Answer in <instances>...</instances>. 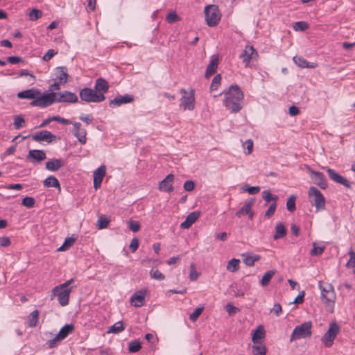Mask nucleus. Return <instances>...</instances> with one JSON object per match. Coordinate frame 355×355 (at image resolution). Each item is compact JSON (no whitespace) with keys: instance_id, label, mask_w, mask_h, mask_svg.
<instances>
[{"instance_id":"1","label":"nucleus","mask_w":355,"mask_h":355,"mask_svg":"<svg viewBox=\"0 0 355 355\" xmlns=\"http://www.w3.org/2000/svg\"><path fill=\"white\" fill-rule=\"evenodd\" d=\"M223 94V105L227 110L237 113L242 109L244 94L237 85H231Z\"/></svg>"},{"instance_id":"2","label":"nucleus","mask_w":355,"mask_h":355,"mask_svg":"<svg viewBox=\"0 0 355 355\" xmlns=\"http://www.w3.org/2000/svg\"><path fill=\"white\" fill-rule=\"evenodd\" d=\"M318 288L320 291V298L329 312L334 311L336 295L334 286L328 282L320 281Z\"/></svg>"},{"instance_id":"3","label":"nucleus","mask_w":355,"mask_h":355,"mask_svg":"<svg viewBox=\"0 0 355 355\" xmlns=\"http://www.w3.org/2000/svg\"><path fill=\"white\" fill-rule=\"evenodd\" d=\"M312 322L307 321L296 326L290 336V342L309 338L312 335Z\"/></svg>"},{"instance_id":"4","label":"nucleus","mask_w":355,"mask_h":355,"mask_svg":"<svg viewBox=\"0 0 355 355\" xmlns=\"http://www.w3.org/2000/svg\"><path fill=\"white\" fill-rule=\"evenodd\" d=\"M309 200L315 207L316 211L325 209V198L321 191L315 187H311L308 191Z\"/></svg>"},{"instance_id":"5","label":"nucleus","mask_w":355,"mask_h":355,"mask_svg":"<svg viewBox=\"0 0 355 355\" xmlns=\"http://www.w3.org/2000/svg\"><path fill=\"white\" fill-rule=\"evenodd\" d=\"M205 21L207 24L213 27L216 26L220 20V12L216 5L212 4L205 8Z\"/></svg>"},{"instance_id":"6","label":"nucleus","mask_w":355,"mask_h":355,"mask_svg":"<svg viewBox=\"0 0 355 355\" xmlns=\"http://www.w3.org/2000/svg\"><path fill=\"white\" fill-rule=\"evenodd\" d=\"M56 92H51L49 93H44L41 94V93L37 95L36 99L32 101L31 105L35 107H39L42 108H44L50 106L55 102Z\"/></svg>"},{"instance_id":"7","label":"nucleus","mask_w":355,"mask_h":355,"mask_svg":"<svg viewBox=\"0 0 355 355\" xmlns=\"http://www.w3.org/2000/svg\"><path fill=\"white\" fill-rule=\"evenodd\" d=\"M79 96L82 101L87 103H100L105 99V95L98 94L88 87L82 89L79 92Z\"/></svg>"},{"instance_id":"8","label":"nucleus","mask_w":355,"mask_h":355,"mask_svg":"<svg viewBox=\"0 0 355 355\" xmlns=\"http://www.w3.org/2000/svg\"><path fill=\"white\" fill-rule=\"evenodd\" d=\"M339 327L336 323H331L328 331L322 337L321 341L327 347L333 345L334 341L339 332Z\"/></svg>"},{"instance_id":"9","label":"nucleus","mask_w":355,"mask_h":355,"mask_svg":"<svg viewBox=\"0 0 355 355\" xmlns=\"http://www.w3.org/2000/svg\"><path fill=\"white\" fill-rule=\"evenodd\" d=\"M180 92L182 94L181 98V106L184 110H193L195 107L194 92L187 91L185 89H181Z\"/></svg>"},{"instance_id":"10","label":"nucleus","mask_w":355,"mask_h":355,"mask_svg":"<svg viewBox=\"0 0 355 355\" xmlns=\"http://www.w3.org/2000/svg\"><path fill=\"white\" fill-rule=\"evenodd\" d=\"M306 167L308 173L310 174L311 179L315 184L322 189L327 188L328 184L322 173L313 170L309 166Z\"/></svg>"},{"instance_id":"11","label":"nucleus","mask_w":355,"mask_h":355,"mask_svg":"<svg viewBox=\"0 0 355 355\" xmlns=\"http://www.w3.org/2000/svg\"><path fill=\"white\" fill-rule=\"evenodd\" d=\"M327 173L328 174L329 178L333 182L340 184L346 188L351 189L352 183L346 179L345 177L340 175L338 172H336L334 169L327 168Z\"/></svg>"},{"instance_id":"12","label":"nucleus","mask_w":355,"mask_h":355,"mask_svg":"<svg viewBox=\"0 0 355 355\" xmlns=\"http://www.w3.org/2000/svg\"><path fill=\"white\" fill-rule=\"evenodd\" d=\"M73 286L69 287V288H61L57 291H54V288L52 290V295L58 297V303L62 306H65L69 304L70 293L72 291Z\"/></svg>"},{"instance_id":"13","label":"nucleus","mask_w":355,"mask_h":355,"mask_svg":"<svg viewBox=\"0 0 355 355\" xmlns=\"http://www.w3.org/2000/svg\"><path fill=\"white\" fill-rule=\"evenodd\" d=\"M73 329L74 326L73 324H65L60 329L56 336L49 341V347H53L58 341L64 339Z\"/></svg>"},{"instance_id":"14","label":"nucleus","mask_w":355,"mask_h":355,"mask_svg":"<svg viewBox=\"0 0 355 355\" xmlns=\"http://www.w3.org/2000/svg\"><path fill=\"white\" fill-rule=\"evenodd\" d=\"M56 103H74L78 102V98L75 93L64 91L62 92H56Z\"/></svg>"},{"instance_id":"15","label":"nucleus","mask_w":355,"mask_h":355,"mask_svg":"<svg viewBox=\"0 0 355 355\" xmlns=\"http://www.w3.org/2000/svg\"><path fill=\"white\" fill-rule=\"evenodd\" d=\"M147 294L146 289H141L134 293L130 297V303L135 307H141L145 303V297Z\"/></svg>"},{"instance_id":"16","label":"nucleus","mask_w":355,"mask_h":355,"mask_svg":"<svg viewBox=\"0 0 355 355\" xmlns=\"http://www.w3.org/2000/svg\"><path fill=\"white\" fill-rule=\"evenodd\" d=\"M106 173V166L101 165L94 171L93 173V184L94 189H97L101 187L103 178Z\"/></svg>"},{"instance_id":"17","label":"nucleus","mask_w":355,"mask_h":355,"mask_svg":"<svg viewBox=\"0 0 355 355\" xmlns=\"http://www.w3.org/2000/svg\"><path fill=\"white\" fill-rule=\"evenodd\" d=\"M174 178V175L171 173L166 175V177L159 182L158 187L159 190L167 193L173 192Z\"/></svg>"},{"instance_id":"18","label":"nucleus","mask_w":355,"mask_h":355,"mask_svg":"<svg viewBox=\"0 0 355 355\" xmlns=\"http://www.w3.org/2000/svg\"><path fill=\"white\" fill-rule=\"evenodd\" d=\"M134 101L133 96L130 94H125L123 96H118L114 99L111 100L109 103L110 107L114 108L119 107L123 104L132 103Z\"/></svg>"},{"instance_id":"19","label":"nucleus","mask_w":355,"mask_h":355,"mask_svg":"<svg viewBox=\"0 0 355 355\" xmlns=\"http://www.w3.org/2000/svg\"><path fill=\"white\" fill-rule=\"evenodd\" d=\"M56 139V136L47 130H41L33 135V139L35 141H46L51 143Z\"/></svg>"},{"instance_id":"20","label":"nucleus","mask_w":355,"mask_h":355,"mask_svg":"<svg viewBox=\"0 0 355 355\" xmlns=\"http://www.w3.org/2000/svg\"><path fill=\"white\" fill-rule=\"evenodd\" d=\"M254 56H257V53L252 46H246L243 52L240 55V58L247 67Z\"/></svg>"},{"instance_id":"21","label":"nucleus","mask_w":355,"mask_h":355,"mask_svg":"<svg viewBox=\"0 0 355 355\" xmlns=\"http://www.w3.org/2000/svg\"><path fill=\"white\" fill-rule=\"evenodd\" d=\"M254 202V199H251L250 201L245 202L241 209L236 213V216L240 218L242 215H248L249 219L252 220L254 217V213L252 211V207Z\"/></svg>"},{"instance_id":"22","label":"nucleus","mask_w":355,"mask_h":355,"mask_svg":"<svg viewBox=\"0 0 355 355\" xmlns=\"http://www.w3.org/2000/svg\"><path fill=\"white\" fill-rule=\"evenodd\" d=\"M109 89L107 81L103 78H98L96 80L94 89L96 93L104 95Z\"/></svg>"},{"instance_id":"23","label":"nucleus","mask_w":355,"mask_h":355,"mask_svg":"<svg viewBox=\"0 0 355 355\" xmlns=\"http://www.w3.org/2000/svg\"><path fill=\"white\" fill-rule=\"evenodd\" d=\"M40 94V91L36 88L28 89L17 94V97L20 99H36L37 95Z\"/></svg>"},{"instance_id":"24","label":"nucleus","mask_w":355,"mask_h":355,"mask_svg":"<svg viewBox=\"0 0 355 355\" xmlns=\"http://www.w3.org/2000/svg\"><path fill=\"white\" fill-rule=\"evenodd\" d=\"M64 164L62 159H52L46 162L45 168L49 171L55 172L64 166Z\"/></svg>"},{"instance_id":"25","label":"nucleus","mask_w":355,"mask_h":355,"mask_svg":"<svg viewBox=\"0 0 355 355\" xmlns=\"http://www.w3.org/2000/svg\"><path fill=\"white\" fill-rule=\"evenodd\" d=\"M54 75V80H58L63 84L67 82L68 73L67 69L65 67H57L55 70Z\"/></svg>"},{"instance_id":"26","label":"nucleus","mask_w":355,"mask_h":355,"mask_svg":"<svg viewBox=\"0 0 355 355\" xmlns=\"http://www.w3.org/2000/svg\"><path fill=\"white\" fill-rule=\"evenodd\" d=\"M46 157V153L43 150H30L26 157L27 159H34L37 162H41Z\"/></svg>"},{"instance_id":"27","label":"nucleus","mask_w":355,"mask_h":355,"mask_svg":"<svg viewBox=\"0 0 355 355\" xmlns=\"http://www.w3.org/2000/svg\"><path fill=\"white\" fill-rule=\"evenodd\" d=\"M200 214L198 212H191L190 213L185 220L180 224V227L182 229H188L189 228L198 218Z\"/></svg>"},{"instance_id":"28","label":"nucleus","mask_w":355,"mask_h":355,"mask_svg":"<svg viewBox=\"0 0 355 355\" xmlns=\"http://www.w3.org/2000/svg\"><path fill=\"white\" fill-rule=\"evenodd\" d=\"M218 62L219 60L217 56L211 57V59L207 67L205 72V76L207 78H209L216 71L217 67L218 66Z\"/></svg>"},{"instance_id":"29","label":"nucleus","mask_w":355,"mask_h":355,"mask_svg":"<svg viewBox=\"0 0 355 355\" xmlns=\"http://www.w3.org/2000/svg\"><path fill=\"white\" fill-rule=\"evenodd\" d=\"M293 62L301 68H310L313 69L316 67V64L313 62H309L306 59L302 56H294Z\"/></svg>"},{"instance_id":"30","label":"nucleus","mask_w":355,"mask_h":355,"mask_svg":"<svg viewBox=\"0 0 355 355\" xmlns=\"http://www.w3.org/2000/svg\"><path fill=\"white\" fill-rule=\"evenodd\" d=\"M243 261L247 266H253L256 261L261 259V257L256 254H243Z\"/></svg>"},{"instance_id":"31","label":"nucleus","mask_w":355,"mask_h":355,"mask_svg":"<svg viewBox=\"0 0 355 355\" xmlns=\"http://www.w3.org/2000/svg\"><path fill=\"white\" fill-rule=\"evenodd\" d=\"M44 186L46 187H55L60 191V184L58 180L53 175L47 177L43 182Z\"/></svg>"},{"instance_id":"32","label":"nucleus","mask_w":355,"mask_h":355,"mask_svg":"<svg viewBox=\"0 0 355 355\" xmlns=\"http://www.w3.org/2000/svg\"><path fill=\"white\" fill-rule=\"evenodd\" d=\"M286 234V230L282 223H277L275 225V234L274 239L277 240L284 237Z\"/></svg>"},{"instance_id":"33","label":"nucleus","mask_w":355,"mask_h":355,"mask_svg":"<svg viewBox=\"0 0 355 355\" xmlns=\"http://www.w3.org/2000/svg\"><path fill=\"white\" fill-rule=\"evenodd\" d=\"M265 336V331L261 325H259L254 331L252 337V341L254 344L259 343V340L262 339Z\"/></svg>"},{"instance_id":"34","label":"nucleus","mask_w":355,"mask_h":355,"mask_svg":"<svg viewBox=\"0 0 355 355\" xmlns=\"http://www.w3.org/2000/svg\"><path fill=\"white\" fill-rule=\"evenodd\" d=\"M73 135L77 138L78 141L84 145L87 142V131L85 129L80 130H72Z\"/></svg>"},{"instance_id":"35","label":"nucleus","mask_w":355,"mask_h":355,"mask_svg":"<svg viewBox=\"0 0 355 355\" xmlns=\"http://www.w3.org/2000/svg\"><path fill=\"white\" fill-rule=\"evenodd\" d=\"M38 316L39 311L37 310H34L29 314L28 319V327H35L37 325L38 321Z\"/></svg>"},{"instance_id":"36","label":"nucleus","mask_w":355,"mask_h":355,"mask_svg":"<svg viewBox=\"0 0 355 355\" xmlns=\"http://www.w3.org/2000/svg\"><path fill=\"white\" fill-rule=\"evenodd\" d=\"M125 329L123 322L119 321L111 326L108 331V334H119L123 331Z\"/></svg>"},{"instance_id":"37","label":"nucleus","mask_w":355,"mask_h":355,"mask_svg":"<svg viewBox=\"0 0 355 355\" xmlns=\"http://www.w3.org/2000/svg\"><path fill=\"white\" fill-rule=\"evenodd\" d=\"M275 272H276V271L274 270H270L267 271L264 274V275L263 276V277L261 280V286H267L269 284L272 277L275 275Z\"/></svg>"},{"instance_id":"38","label":"nucleus","mask_w":355,"mask_h":355,"mask_svg":"<svg viewBox=\"0 0 355 355\" xmlns=\"http://www.w3.org/2000/svg\"><path fill=\"white\" fill-rule=\"evenodd\" d=\"M262 198L266 201V203L272 201V202H276L278 200V196L277 195H273L271 193L270 190H264L262 191Z\"/></svg>"},{"instance_id":"39","label":"nucleus","mask_w":355,"mask_h":355,"mask_svg":"<svg viewBox=\"0 0 355 355\" xmlns=\"http://www.w3.org/2000/svg\"><path fill=\"white\" fill-rule=\"evenodd\" d=\"M239 259H232L227 263V270L232 272L237 271L239 268Z\"/></svg>"},{"instance_id":"40","label":"nucleus","mask_w":355,"mask_h":355,"mask_svg":"<svg viewBox=\"0 0 355 355\" xmlns=\"http://www.w3.org/2000/svg\"><path fill=\"white\" fill-rule=\"evenodd\" d=\"M141 348V343L138 340H134L129 343L128 350L131 353L137 352Z\"/></svg>"},{"instance_id":"41","label":"nucleus","mask_w":355,"mask_h":355,"mask_svg":"<svg viewBox=\"0 0 355 355\" xmlns=\"http://www.w3.org/2000/svg\"><path fill=\"white\" fill-rule=\"evenodd\" d=\"M293 28L295 31H304L309 28V24L304 21H299L293 24Z\"/></svg>"},{"instance_id":"42","label":"nucleus","mask_w":355,"mask_h":355,"mask_svg":"<svg viewBox=\"0 0 355 355\" xmlns=\"http://www.w3.org/2000/svg\"><path fill=\"white\" fill-rule=\"evenodd\" d=\"M25 125V120L21 115H17L14 119V126L16 130H19Z\"/></svg>"},{"instance_id":"43","label":"nucleus","mask_w":355,"mask_h":355,"mask_svg":"<svg viewBox=\"0 0 355 355\" xmlns=\"http://www.w3.org/2000/svg\"><path fill=\"white\" fill-rule=\"evenodd\" d=\"M35 204V200L33 197H25L21 200V205L27 208H32Z\"/></svg>"},{"instance_id":"44","label":"nucleus","mask_w":355,"mask_h":355,"mask_svg":"<svg viewBox=\"0 0 355 355\" xmlns=\"http://www.w3.org/2000/svg\"><path fill=\"white\" fill-rule=\"evenodd\" d=\"M252 353L254 355H266V348L264 345H254Z\"/></svg>"},{"instance_id":"45","label":"nucleus","mask_w":355,"mask_h":355,"mask_svg":"<svg viewBox=\"0 0 355 355\" xmlns=\"http://www.w3.org/2000/svg\"><path fill=\"white\" fill-rule=\"evenodd\" d=\"M295 196H291L286 202V208L289 211H293L295 209Z\"/></svg>"},{"instance_id":"46","label":"nucleus","mask_w":355,"mask_h":355,"mask_svg":"<svg viewBox=\"0 0 355 355\" xmlns=\"http://www.w3.org/2000/svg\"><path fill=\"white\" fill-rule=\"evenodd\" d=\"M169 24H173L180 20V17L176 14L175 11L169 12L166 18Z\"/></svg>"},{"instance_id":"47","label":"nucleus","mask_w":355,"mask_h":355,"mask_svg":"<svg viewBox=\"0 0 355 355\" xmlns=\"http://www.w3.org/2000/svg\"><path fill=\"white\" fill-rule=\"evenodd\" d=\"M110 220L105 216H101L98 219V229H104L107 227Z\"/></svg>"},{"instance_id":"48","label":"nucleus","mask_w":355,"mask_h":355,"mask_svg":"<svg viewBox=\"0 0 355 355\" xmlns=\"http://www.w3.org/2000/svg\"><path fill=\"white\" fill-rule=\"evenodd\" d=\"M150 276L151 278L157 280H163L165 279V276L158 270L152 269L150 271Z\"/></svg>"},{"instance_id":"49","label":"nucleus","mask_w":355,"mask_h":355,"mask_svg":"<svg viewBox=\"0 0 355 355\" xmlns=\"http://www.w3.org/2000/svg\"><path fill=\"white\" fill-rule=\"evenodd\" d=\"M313 248L310 252L311 256H318L323 253L324 250V246H316V243H313Z\"/></svg>"},{"instance_id":"50","label":"nucleus","mask_w":355,"mask_h":355,"mask_svg":"<svg viewBox=\"0 0 355 355\" xmlns=\"http://www.w3.org/2000/svg\"><path fill=\"white\" fill-rule=\"evenodd\" d=\"M221 80V76L220 74H217L215 76L211 81V85H210V90L214 91L216 90L218 85L220 84Z\"/></svg>"},{"instance_id":"51","label":"nucleus","mask_w":355,"mask_h":355,"mask_svg":"<svg viewBox=\"0 0 355 355\" xmlns=\"http://www.w3.org/2000/svg\"><path fill=\"white\" fill-rule=\"evenodd\" d=\"M204 307H198L196 309L189 315V319L192 322L197 320L201 313L202 312Z\"/></svg>"},{"instance_id":"52","label":"nucleus","mask_w":355,"mask_h":355,"mask_svg":"<svg viewBox=\"0 0 355 355\" xmlns=\"http://www.w3.org/2000/svg\"><path fill=\"white\" fill-rule=\"evenodd\" d=\"M42 15V11L37 9H33L29 13L30 19L33 21L38 19Z\"/></svg>"},{"instance_id":"53","label":"nucleus","mask_w":355,"mask_h":355,"mask_svg":"<svg viewBox=\"0 0 355 355\" xmlns=\"http://www.w3.org/2000/svg\"><path fill=\"white\" fill-rule=\"evenodd\" d=\"M243 191H245L249 193L251 195H254L258 193L260 191V187L259 186L257 187H247L242 188Z\"/></svg>"},{"instance_id":"54","label":"nucleus","mask_w":355,"mask_h":355,"mask_svg":"<svg viewBox=\"0 0 355 355\" xmlns=\"http://www.w3.org/2000/svg\"><path fill=\"white\" fill-rule=\"evenodd\" d=\"M276 207H277V203L272 202L270 205V207H268L267 211H266L265 217H266L267 218H270L274 214V213L276 210Z\"/></svg>"},{"instance_id":"55","label":"nucleus","mask_w":355,"mask_h":355,"mask_svg":"<svg viewBox=\"0 0 355 355\" xmlns=\"http://www.w3.org/2000/svg\"><path fill=\"white\" fill-rule=\"evenodd\" d=\"M128 227L131 231L133 232H137L140 229V224L137 221L130 220L128 223Z\"/></svg>"},{"instance_id":"56","label":"nucleus","mask_w":355,"mask_h":355,"mask_svg":"<svg viewBox=\"0 0 355 355\" xmlns=\"http://www.w3.org/2000/svg\"><path fill=\"white\" fill-rule=\"evenodd\" d=\"M74 281L73 278H71L63 284H61L58 286H56L54 287V291H57L58 290H60L61 288L65 289V288H69V286Z\"/></svg>"},{"instance_id":"57","label":"nucleus","mask_w":355,"mask_h":355,"mask_svg":"<svg viewBox=\"0 0 355 355\" xmlns=\"http://www.w3.org/2000/svg\"><path fill=\"white\" fill-rule=\"evenodd\" d=\"M349 254L350 255V259L347 261L346 266L348 268H354L355 267V252L350 250L349 252Z\"/></svg>"},{"instance_id":"58","label":"nucleus","mask_w":355,"mask_h":355,"mask_svg":"<svg viewBox=\"0 0 355 355\" xmlns=\"http://www.w3.org/2000/svg\"><path fill=\"white\" fill-rule=\"evenodd\" d=\"M76 239H77V236L76 235L73 234L70 237H67L65 239L63 244L64 245V246H67V248H69L74 243V242L76 241Z\"/></svg>"},{"instance_id":"59","label":"nucleus","mask_w":355,"mask_h":355,"mask_svg":"<svg viewBox=\"0 0 355 355\" xmlns=\"http://www.w3.org/2000/svg\"><path fill=\"white\" fill-rule=\"evenodd\" d=\"M198 276H199V273L196 270L194 263H191L190 273H189L190 279L192 281H194V280L197 279Z\"/></svg>"},{"instance_id":"60","label":"nucleus","mask_w":355,"mask_h":355,"mask_svg":"<svg viewBox=\"0 0 355 355\" xmlns=\"http://www.w3.org/2000/svg\"><path fill=\"white\" fill-rule=\"evenodd\" d=\"M57 51L54 49H49L43 56V60L49 61L55 55L57 54Z\"/></svg>"},{"instance_id":"61","label":"nucleus","mask_w":355,"mask_h":355,"mask_svg":"<svg viewBox=\"0 0 355 355\" xmlns=\"http://www.w3.org/2000/svg\"><path fill=\"white\" fill-rule=\"evenodd\" d=\"M139 247V240L137 238H133L130 244V250L132 252H135Z\"/></svg>"},{"instance_id":"62","label":"nucleus","mask_w":355,"mask_h":355,"mask_svg":"<svg viewBox=\"0 0 355 355\" xmlns=\"http://www.w3.org/2000/svg\"><path fill=\"white\" fill-rule=\"evenodd\" d=\"M305 293L304 291H300L295 299L292 302L293 304L302 303L304 301Z\"/></svg>"},{"instance_id":"63","label":"nucleus","mask_w":355,"mask_h":355,"mask_svg":"<svg viewBox=\"0 0 355 355\" xmlns=\"http://www.w3.org/2000/svg\"><path fill=\"white\" fill-rule=\"evenodd\" d=\"M282 311V306L279 303H275L273 308L271 309V312L274 313L277 316H279Z\"/></svg>"},{"instance_id":"64","label":"nucleus","mask_w":355,"mask_h":355,"mask_svg":"<svg viewBox=\"0 0 355 355\" xmlns=\"http://www.w3.org/2000/svg\"><path fill=\"white\" fill-rule=\"evenodd\" d=\"M184 189L187 191H191L194 189V182L191 180H187L184 183Z\"/></svg>"}]
</instances>
